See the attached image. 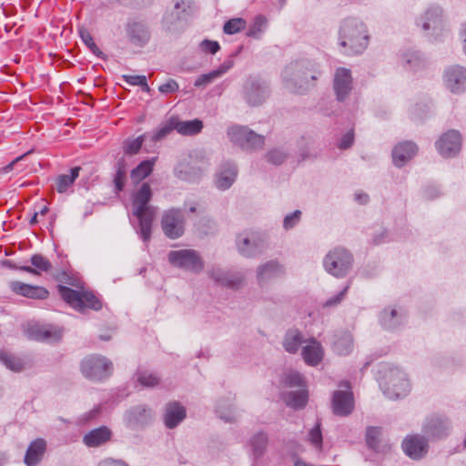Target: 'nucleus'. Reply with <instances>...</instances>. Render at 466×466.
Listing matches in <instances>:
<instances>
[{
  "label": "nucleus",
  "mask_w": 466,
  "mask_h": 466,
  "mask_svg": "<svg viewBox=\"0 0 466 466\" xmlns=\"http://www.w3.org/2000/svg\"><path fill=\"white\" fill-rule=\"evenodd\" d=\"M320 75L321 71L316 63L301 60L288 65L282 72V78L288 89L302 94L315 86Z\"/></svg>",
  "instance_id": "f257e3e1"
},
{
  "label": "nucleus",
  "mask_w": 466,
  "mask_h": 466,
  "mask_svg": "<svg viewBox=\"0 0 466 466\" xmlns=\"http://www.w3.org/2000/svg\"><path fill=\"white\" fill-rule=\"evenodd\" d=\"M152 190L148 183H142L132 195L133 215L138 219L137 233L145 243L151 238L152 223L156 215L155 207L149 204Z\"/></svg>",
  "instance_id": "f03ea898"
},
{
  "label": "nucleus",
  "mask_w": 466,
  "mask_h": 466,
  "mask_svg": "<svg viewBox=\"0 0 466 466\" xmlns=\"http://www.w3.org/2000/svg\"><path fill=\"white\" fill-rule=\"evenodd\" d=\"M369 38L367 27L360 19L349 17L342 21L339 40L344 54L353 56L363 53L369 45Z\"/></svg>",
  "instance_id": "7ed1b4c3"
},
{
  "label": "nucleus",
  "mask_w": 466,
  "mask_h": 466,
  "mask_svg": "<svg viewBox=\"0 0 466 466\" xmlns=\"http://www.w3.org/2000/svg\"><path fill=\"white\" fill-rule=\"evenodd\" d=\"M352 265V254L342 247H337L329 250L323 259L325 270L336 278H343L348 275Z\"/></svg>",
  "instance_id": "20e7f679"
},
{
  "label": "nucleus",
  "mask_w": 466,
  "mask_h": 466,
  "mask_svg": "<svg viewBox=\"0 0 466 466\" xmlns=\"http://www.w3.org/2000/svg\"><path fill=\"white\" fill-rule=\"evenodd\" d=\"M83 376L93 381H102L113 372V363L102 355L92 354L84 358L80 363Z\"/></svg>",
  "instance_id": "39448f33"
},
{
  "label": "nucleus",
  "mask_w": 466,
  "mask_h": 466,
  "mask_svg": "<svg viewBox=\"0 0 466 466\" xmlns=\"http://www.w3.org/2000/svg\"><path fill=\"white\" fill-rule=\"evenodd\" d=\"M380 385L384 394L391 400L406 396L410 389L406 373L396 367L388 370Z\"/></svg>",
  "instance_id": "423d86ee"
},
{
  "label": "nucleus",
  "mask_w": 466,
  "mask_h": 466,
  "mask_svg": "<svg viewBox=\"0 0 466 466\" xmlns=\"http://www.w3.org/2000/svg\"><path fill=\"white\" fill-rule=\"evenodd\" d=\"M236 247L238 253L245 258H255L267 248L265 238L254 231H244L236 237Z\"/></svg>",
  "instance_id": "0eeeda50"
},
{
  "label": "nucleus",
  "mask_w": 466,
  "mask_h": 466,
  "mask_svg": "<svg viewBox=\"0 0 466 466\" xmlns=\"http://www.w3.org/2000/svg\"><path fill=\"white\" fill-rule=\"evenodd\" d=\"M451 420L442 414L428 416L422 424V433L428 441H438L448 437L451 431Z\"/></svg>",
  "instance_id": "6e6552de"
},
{
  "label": "nucleus",
  "mask_w": 466,
  "mask_h": 466,
  "mask_svg": "<svg viewBox=\"0 0 466 466\" xmlns=\"http://www.w3.org/2000/svg\"><path fill=\"white\" fill-rule=\"evenodd\" d=\"M167 258L172 266L193 273H199L204 268L203 259L194 249L172 250Z\"/></svg>",
  "instance_id": "1a4fd4ad"
},
{
  "label": "nucleus",
  "mask_w": 466,
  "mask_h": 466,
  "mask_svg": "<svg viewBox=\"0 0 466 466\" xmlns=\"http://www.w3.org/2000/svg\"><path fill=\"white\" fill-rule=\"evenodd\" d=\"M195 10L194 0H174V9L164 16L163 22L168 30H175L177 24L187 22Z\"/></svg>",
  "instance_id": "9d476101"
},
{
  "label": "nucleus",
  "mask_w": 466,
  "mask_h": 466,
  "mask_svg": "<svg viewBox=\"0 0 466 466\" xmlns=\"http://www.w3.org/2000/svg\"><path fill=\"white\" fill-rule=\"evenodd\" d=\"M164 234L171 239L180 238L184 234V214L179 208L167 210L161 219Z\"/></svg>",
  "instance_id": "9b49d317"
},
{
  "label": "nucleus",
  "mask_w": 466,
  "mask_h": 466,
  "mask_svg": "<svg viewBox=\"0 0 466 466\" xmlns=\"http://www.w3.org/2000/svg\"><path fill=\"white\" fill-rule=\"evenodd\" d=\"M269 89L264 81L249 77L244 85V99L252 106L261 105L268 96Z\"/></svg>",
  "instance_id": "f8f14e48"
},
{
  "label": "nucleus",
  "mask_w": 466,
  "mask_h": 466,
  "mask_svg": "<svg viewBox=\"0 0 466 466\" xmlns=\"http://www.w3.org/2000/svg\"><path fill=\"white\" fill-rule=\"evenodd\" d=\"M428 441L424 435H407L401 442V449L409 458L419 461L423 459L429 451Z\"/></svg>",
  "instance_id": "ddd939ff"
},
{
  "label": "nucleus",
  "mask_w": 466,
  "mask_h": 466,
  "mask_svg": "<svg viewBox=\"0 0 466 466\" xmlns=\"http://www.w3.org/2000/svg\"><path fill=\"white\" fill-rule=\"evenodd\" d=\"M435 146L443 157H453L461 150V136L459 131L451 129L440 137Z\"/></svg>",
  "instance_id": "4468645a"
},
{
  "label": "nucleus",
  "mask_w": 466,
  "mask_h": 466,
  "mask_svg": "<svg viewBox=\"0 0 466 466\" xmlns=\"http://www.w3.org/2000/svg\"><path fill=\"white\" fill-rule=\"evenodd\" d=\"M443 82L447 89L453 94L466 91V68L460 65L447 67L443 75Z\"/></svg>",
  "instance_id": "2eb2a0df"
},
{
  "label": "nucleus",
  "mask_w": 466,
  "mask_h": 466,
  "mask_svg": "<svg viewBox=\"0 0 466 466\" xmlns=\"http://www.w3.org/2000/svg\"><path fill=\"white\" fill-rule=\"evenodd\" d=\"M333 89L339 101H344L352 90V76L350 69L339 67L334 75Z\"/></svg>",
  "instance_id": "dca6fc26"
},
{
  "label": "nucleus",
  "mask_w": 466,
  "mask_h": 466,
  "mask_svg": "<svg viewBox=\"0 0 466 466\" xmlns=\"http://www.w3.org/2000/svg\"><path fill=\"white\" fill-rule=\"evenodd\" d=\"M126 32L129 42L138 47L145 46L150 39V32L147 26L139 21H128Z\"/></svg>",
  "instance_id": "f3484780"
},
{
  "label": "nucleus",
  "mask_w": 466,
  "mask_h": 466,
  "mask_svg": "<svg viewBox=\"0 0 466 466\" xmlns=\"http://www.w3.org/2000/svg\"><path fill=\"white\" fill-rule=\"evenodd\" d=\"M354 408L353 394L351 391L336 390L332 397V410L335 415L348 416Z\"/></svg>",
  "instance_id": "a211bd4d"
},
{
  "label": "nucleus",
  "mask_w": 466,
  "mask_h": 466,
  "mask_svg": "<svg viewBox=\"0 0 466 466\" xmlns=\"http://www.w3.org/2000/svg\"><path fill=\"white\" fill-rule=\"evenodd\" d=\"M423 31L437 32L442 29V10L439 6H431L417 21Z\"/></svg>",
  "instance_id": "6ab92c4d"
},
{
  "label": "nucleus",
  "mask_w": 466,
  "mask_h": 466,
  "mask_svg": "<svg viewBox=\"0 0 466 466\" xmlns=\"http://www.w3.org/2000/svg\"><path fill=\"white\" fill-rule=\"evenodd\" d=\"M418 146L412 141L400 142L392 149V161L397 167H403L418 152Z\"/></svg>",
  "instance_id": "aec40b11"
},
{
  "label": "nucleus",
  "mask_w": 466,
  "mask_h": 466,
  "mask_svg": "<svg viewBox=\"0 0 466 466\" xmlns=\"http://www.w3.org/2000/svg\"><path fill=\"white\" fill-rule=\"evenodd\" d=\"M10 289L17 295L32 299H46L49 295L48 290L44 287L29 285L20 281L10 282Z\"/></svg>",
  "instance_id": "412c9836"
},
{
  "label": "nucleus",
  "mask_w": 466,
  "mask_h": 466,
  "mask_svg": "<svg viewBox=\"0 0 466 466\" xmlns=\"http://www.w3.org/2000/svg\"><path fill=\"white\" fill-rule=\"evenodd\" d=\"M382 429L380 427H368L366 431V444L369 449L377 453H388L391 445L388 441H381Z\"/></svg>",
  "instance_id": "4be33fe9"
},
{
  "label": "nucleus",
  "mask_w": 466,
  "mask_h": 466,
  "mask_svg": "<svg viewBox=\"0 0 466 466\" xmlns=\"http://www.w3.org/2000/svg\"><path fill=\"white\" fill-rule=\"evenodd\" d=\"M238 168L233 163H225L216 175L215 185L219 190L228 189L235 182Z\"/></svg>",
  "instance_id": "5701e85b"
},
{
  "label": "nucleus",
  "mask_w": 466,
  "mask_h": 466,
  "mask_svg": "<svg viewBox=\"0 0 466 466\" xmlns=\"http://www.w3.org/2000/svg\"><path fill=\"white\" fill-rule=\"evenodd\" d=\"M186 409L177 401L167 403L164 413V423L167 428H176L185 418Z\"/></svg>",
  "instance_id": "b1692460"
},
{
  "label": "nucleus",
  "mask_w": 466,
  "mask_h": 466,
  "mask_svg": "<svg viewBox=\"0 0 466 466\" xmlns=\"http://www.w3.org/2000/svg\"><path fill=\"white\" fill-rule=\"evenodd\" d=\"M127 420L132 427L148 424L152 420V410L146 405H137L127 412Z\"/></svg>",
  "instance_id": "393cba45"
},
{
  "label": "nucleus",
  "mask_w": 466,
  "mask_h": 466,
  "mask_svg": "<svg viewBox=\"0 0 466 466\" xmlns=\"http://www.w3.org/2000/svg\"><path fill=\"white\" fill-rule=\"evenodd\" d=\"M111 437V430L106 426H100L85 434L83 442L87 447L95 448L104 445L110 441Z\"/></svg>",
  "instance_id": "a878e982"
},
{
  "label": "nucleus",
  "mask_w": 466,
  "mask_h": 466,
  "mask_svg": "<svg viewBox=\"0 0 466 466\" xmlns=\"http://www.w3.org/2000/svg\"><path fill=\"white\" fill-rule=\"evenodd\" d=\"M284 268L276 260H270L260 265L257 269L258 282L262 285L268 280L282 276Z\"/></svg>",
  "instance_id": "bb28decb"
},
{
  "label": "nucleus",
  "mask_w": 466,
  "mask_h": 466,
  "mask_svg": "<svg viewBox=\"0 0 466 466\" xmlns=\"http://www.w3.org/2000/svg\"><path fill=\"white\" fill-rule=\"evenodd\" d=\"M234 66V61L232 59H227L221 64L218 68L210 71L207 74L200 75L194 82V86L198 88H204L217 78L221 77L224 74H226L232 66Z\"/></svg>",
  "instance_id": "cd10ccee"
},
{
  "label": "nucleus",
  "mask_w": 466,
  "mask_h": 466,
  "mask_svg": "<svg viewBox=\"0 0 466 466\" xmlns=\"http://www.w3.org/2000/svg\"><path fill=\"white\" fill-rule=\"evenodd\" d=\"M208 275L216 283L228 288L237 289L242 282V277L231 274L219 268H212L208 271Z\"/></svg>",
  "instance_id": "c85d7f7f"
},
{
  "label": "nucleus",
  "mask_w": 466,
  "mask_h": 466,
  "mask_svg": "<svg viewBox=\"0 0 466 466\" xmlns=\"http://www.w3.org/2000/svg\"><path fill=\"white\" fill-rule=\"evenodd\" d=\"M46 449V442L43 439L33 441L25 452V463L27 466H36L42 460Z\"/></svg>",
  "instance_id": "c756f323"
},
{
  "label": "nucleus",
  "mask_w": 466,
  "mask_h": 466,
  "mask_svg": "<svg viewBox=\"0 0 466 466\" xmlns=\"http://www.w3.org/2000/svg\"><path fill=\"white\" fill-rule=\"evenodd\" d=\"M301 354L308 365L317 366L323 359V349L319 341L311 339L310 343L303 347Z\"/></svg>",
  "instance_id": "7c9ffc66"
},
{
  "label": "nucleus",
  "mask_w": 466,
  "mask_h": 466,
  "mask_svg": "<svg viewBox=\"0 0 466 466\" xmlns=\"http://www.w3.org/2000/svg\"><path fill=\"white\" fill-rule=\"evenodd\" d=\"M157 157H151L141 161L130 172V179L133 185H138L153 172Z\"/></svg>",
  "instance_id": "2f4dec72"
},
{
  "label": "nucleus",
  "mask_w": 466,
  "mask_h": 466,
  "mask_svg": "<svg viewBox=\"0 0 466 466\" xmlns=\"http://www.w3.org/2000/svg\"><path fill=\"white\" fill-rule=\"evenodd\" d=\"M27 335L29 339L38 341L58 340L61 338L59 331L38 325L30 326L27 329Z\"/></svg>",
  "instance_id": "473e14b6"
},
{
  "label": "nucleus",
  "mask_w": 466,
  "mask_h": 466,
  "mask_svg": "<svg viewBox=\"0 0 466 466\" xmlns=\"http://www.w3.org/2000/svg\"><path fill=\"white\" fill-rule=\"evenodd\" d=\"M402 63L406 69L418 71L426 66L424 56L417 50H408L402 54Z\"/></svg>",
  "instance_id": "72a5a7b5"
},
{
  "label": "nucleus",
  "mask_w": 466,
  "mask_h": 466,
  "mask_svg": "<svg viewBox=\"0 0 466 466\" xmlns=\"http://www.w3.org/2000/svg\"><path fill=\"white\" fill-rule=\"evenodd\" d=\"M175 176L185 181H195L201 176V169L189 162L181 161L174 169Z\"/></svg>",
  "instance_id": "f704fd0d"
},
{
  "label": "nucleus",
  "mask_w": 466,
  "mask_h": 466,
  "mask_svg": "<svg viewBox=\"0 0 466 466\" xmlns=\"http://www.w3.org/2000/svg\"><path fill=\"white\" fill-rule=\"evenodd\" d=\"M175 129L183 136H195L203 128V122L198 118L183 121L175 116Z\"/></svg>",
  "instance_id": "c9c22d12"
},
{
  "label": "nucleus",
  "mask_w": 466,
  "mask_h": 466,
  "mask_svg": "<svg viewBox=\"0 0 466 466\" xmlns=\"http://www.w3.org/2000/svg\"><path fill=\"white\" fill-rule=\"evenodd\" d=\"M404 316L394 309H385L380 314V323L386 329H394L400 326Z\"/></svg>",
  "instance_id": "e433bc0d"
},
{
  "label": "nucleus",
  "mask_w": 466,
  "mask_h": 466,
  "mask_svg": "<svg viewBox=\"0 0 466 466\" xmlns=\"http://www.w3.org/2000/svg\"><path fill=\"white\" fill-rule=\"evenodd\" d=\"M303 342L302 333L297 329H291L286 332L282 345L287 352L294 354Z\"/></svg>",
  "instance_id": "4c0bfd02"
},
{
  "label": "nucleus",
  "mask_w": 466,
  "mask_h": 466,
  "mask_svg": "<svg viewBox=\"0 0 466 466\" xmlns=\"http://www.w3.org/2000/svg\"><path fill=\"white\" fill-rule=\"evenodd\" d=\"M283 400L289 407L299 410L307 405L309 393L306 390L289 391L284 394Z\"/></svg>",
  "instance_id": "58836bf2"
},
{
  "label": "nucleus",
  "mask_w": 466,
  "mask_h": 466,
  "mask_svg": "<svg viewBox=\"0 0 466 466\" xmlns=\"http://www.w3.org/2000/svg\"><path fill=\"white\" fill-rule=\"evenodd\" d=\"M30 261L34 268L24 266L20 267V269L33 274H39V271L48 272L52 268L51 262L41 254L33 255Z\"/></svg>",
  "instance_id": "ea45409f"
},
{
  "label": "nucleus",
  "mask_w": 466,
  "mask_h": 466,
  "mask_svg": "<svg viewBox=\"0 0 466 466\" xmlns=\"http://www.w3.org/2000/svg\"><path fill=\"white\" fill-rule=\"evenodd\" d=\"M57 289L63 300L69 304L73 309L78 310L81 302L82 291L73 289L64 285H58Z\"/></svg>",
  "instance_id": "a19ab883"
},
{
  "label": "nucleus",
  "mask_w": 466,
  "mask_h": 466,
  "mask_svg": "<svg viewBox=\"0 0 466 466\" xmlns=\"http://www.w3.org/2000/svg\"><path fill=\"white\" fill-rule=\"evenodd\" d=\"M353 347V339L350 334L343 333L338 336L333 341V350L338 355L345 356L351 352Z\"/></svg>",
  "instance_id": "79ce46f5"
},
{
  "label": "nucleus",
  "mask_w": 466,
  "mask_h": 466,
  "mask_svg": "<svg viewBox=\"0 0 466 466\" xmlns=\"http://www.w3.org/2000/svg\"><path fill=\"white\" fill-rule=\"evenodd\" d=\"M80 167H75L70 169V174H63L56 178V190L59 193H65L74 184L75 180L78 177Z\"/></svg>",
  "instance_id": "37998d69"
},
{
  "label": "nucleus",
  "mask_w": 466,
  "mask_h": 466,
  "mask_svg": "<svg viewBox=\"0 0 466 466\" xmlns=\"http://www.w3.org/2000/svg\"><path fill=\"white\" fill-rule=\"evenodd\" d=\"M267 444L268 435L263 431L257 432L250 438L249 445L255 459H258L264 454Z\"/></svg>",
  "instance_id": "c03bdc74"
},
{
  "label": "nucleus",
  "mask_w": 466,
  "mask_h": 466,
  "mask_svg": "<svg viewBox=\"0 0 466 466\" xmlns=\"http://www.w3.org/2000/svg\"><path fill=\"white\" fill-rule=\"evenodd\" d=\"M85 309L97 311L102 309V301L93 292L82 291L78 311L83 312Z\"/></svg>",
  "instance_id": "a18cd8bd"
},
{
  "label": "nucleus",
  "mask_w": 466,
  "mask_h": 466,
  "mask_svg": "<svg viewBox=\"0 0 466 466\" xmlns=\"http://www.w3.org/2000/svg\"><path fill=\"white\" fill-rule=\"evenodd\" d=\"M250 136V129L244 126H233L228 129V136L232 143L242 147L247 136Z\"/></svg>",
  "instance_id": "49530a36"
},
{
  "label": "nucleus",
  "mask_w": 466,
  "mask_h": 466,
  "mask_svg": "<svg viewBox=\"0 0 466 466\" xmlns=\"http://www.w3.org/2000/svg\"><path fill=\"white\" fill-rule=\"evenodd\" d=\"M265 144V137L250 129V136H247L242 145V149L246 151H254L262 149Z\"/></svg>",
  "instance_id": "de8ad7c7"
},
{
  "label": "nucleus",
  "mask_w": 466,
  "mask_h": 466,
  "mask_svg": "<svg viewBox=\"0 0 466 466\" xmlns=\"http://www.w3.org/2000/svg\"><path fill=\"white\" fill-rule=\"evenodd\" d=\"M267 18L264 15H256L248 27L247 35L253 38H259L261 33H263L267 27Z\"/></svg>",
  "instance_id": "09e8293b"
},
{
  "label": "nucleus",
  "mask_w": 466,
  "mask_h": 466,
  "mask_svg": "<svg viewBox=\"0 0 466 466\" xmlns=\"http://www.w3.org/2000/svg\"><path fill=\"white\" fill-rule=\"evenodd\" d=\"M147 137V136L146 134H144V135L137 137V138H134V139L128 138V139L125 140L123 143L124 153L126 155H130V156L137 154L140 151L143 142L145 141Z\"/></svg>",
  "instance_id": "8fccbe9b"
},
{
  "label": "nucleus",
  "mask_w": 466,
  "mask_h": 466,
  "mask_svg": "<svg viewBox=\"0 0 466 466\" xmlns=\"http://www.w3.org/2000/svg\"><path fill=\"white\" fill-rule=\"evenodd\" d=\"M126 167L124 160H118L116 164V174L114 177V186L116 193L122 192L125 187Z\"/></svg>",
  "instance_id": "3c124183"
},
{
  "label": "nucleus",
  "mask_w": 466,
  "mask_h": 466,
  "mask_svg": "<svg viewBox=\"0 0 466 466\" xmlns=\"http://www.w3.org/2000/svg\"><path fill=\"white\" fill-rule=\"evenodd\" d=\"M2 363L15 372L22 371L25 367V362L22 359L5 352H2Z\"/></svg>",
  "instance_id": "603ef678"
},
{
  "label": "nucleus",
  "mask_w": 466,
  "mask_h": 466,
  "mask_svg": "<svg viewBox=\"0 0 466 466\" xmlns=\"http://www.w3.org/2000/svg\"><path fill=\"white\" fill-rule=\"evenodd\" d=\"M175 126V116H171L164 126L153 132L151 135V141L157 142L165 138L168 134L171 133V131L176 130Z\"/></svg>",
  "instance_id": "864d4df0"
},
{
  "label": "nucleus",
  "mask_w": 466,
  "mask_h": 466,
  "mask_svg": "<svg viewBox=\"0 0 466 466\" xmlns=\"http://www.w3.org/2000/svg\"><path fill=\"white\" fill-rule=\"evenodd\" d=\"M80 37L84 44L89 48V50L96 55L97 57L105 59L106 55L99 49V47L95 43L92 35L86 29H81L79 31Z\"/></svg>",
  "instance_id": "5fc2aeb1"
},
{
  "label": "nucleus",
  "mask_w": 466,
  "mask_h": 466,
  "mask_svg": "<svg viewBox=\"0 0 466 466\" xmlns=\"http://www.w3.org/2000/svg\"><path fill=\"white\" fill-rule=\"evenodd\" d=\"M246 27V21L243 18H232L227 21L223 26V32L227 35H234Z\"/></svg>",
  "instance_id": "6e6d98bb"
},
{
  "label": "nucleus",
  "mask_w": 466,
  "mask_h": 466,
  "mask_svg": "<svg viewBox=\"0 0 466 466\" xmlns=\"http://www.w3.org/2000/svg\"><path fill=\"white\" fill-rule=\"evenodd\" d=\"M137 380L144 387H154L159 383V379L147 371H138Z\"/></svg>",
  "instance_id": "4d7b16f0"
},
{
  "label": "nucleus",
  "mask_w": 466,
  "mask_h": 466,
  "mask_svg": "<svg viewBox=\"0 0 466 466\" xmlns=\"http://www.w3.org/2000/svg\"><path fill=\"white\" fill-rule=\"evenodd\" d=\"M284 383L289 387H300L304 384V379L300 373L290 371L285 374Z\"/></svg>",
  "instance_id": "13d9d810"
},
{
  "label": "nucleus",
  "mask_w": 466,
  "mask_h": 466,
  "mask_svg": "<svg viewBox=\"0 0 466 466\" xmlns=\"http://www.w3.org/2000/svg\"><path fill=\"white\" fill-rule=\"evenodd\" d=\"M309 438L311 444L316 448H321L323 443L322 432L320 429V422H317L309 432Z\"/></svg>",
  "instance_id": "bf43d9fd"
},
{
  "label": "nucleus",
  "mask_w": 466,
  "mask_h": 466,
  "mask_svg": "<svg viewBox=\"0 0 466 466\" xmlns=\"http://www.w3.org/2000/svg\"><path fill=\"white\" fill-rule=\"evenodd\" d=\"M301 214L300 210H295L294 212L285 216L283 219V228L286 230L293 228L300 221Z\"/></svg>",
  "instance_id": "052dcab7"
},
{
  "label": "nucleus",
  "mask_w": 466,
  "mask_h": 466,
  "mask_svg": "<svg viewBox=\"0 0 466 466\" xmlns=\"http://www.w3.org/2000/svg\"><path fill=\"white\" fill-rule=\"evenodd\" d=\"M28 153H25V154H23V155H20L18 157H16L15 159L11 160L8 164H6L5 166L2 167V173H9L13 170H15L16 172H21L24 170V167H22V165H20V161L22 159L25 158V157L27 155Z\"/></svg>",
  "instance_id": "680f3d73"
},
{
  "label": "nucleus",
  "mask_w": 466,
  "mask_h": 466,
  "mask_svg": "<svg viewBox=\"0 0 466 466\" xmlns=\"http://www.w3.org/2000/svg\"><path fill=\"white\" fill-rule=\"evenodd\" d=\"M266 158L269 163L280 165L286 160L287 155L279 149H273L267 153Z\"/></svg>",
  "instance_id": "e2e57ef3"
},
{
  "label": "nucleus",
  "mask_w": 466,
  "mask_h": 466,
  "mask_svg": "<svg viewBox=\"0 0 466 466\" xmlns=\"http://www.w3.org/2000/svg\"><path fill=\"white\" fill-rule=\"evenodd\" d=\"M354 142V130L351 128L347 131L339 139L338 143V147L339 149H348L350 148Z\"/></svg>",
  "instance_id": "0e129e2a"
},
{
  "label": "nucleus",
  "mask_w": 466,
  "mask_h": 466,
  "mask_svg": "<svg viewBox=\"0 0 466 466\" xmlns=\"http://www.w3.org/2000/svg\"><path fill=\"white\" fill-rule=\"evenodd\" d=\"M200 47L204 52L209 53L212 55L216 54L220 49V46H219L218 42L208 40V39L203 40L200 43Z\"/></svg>",
  "instance_id": "69168bd1"
},
{
  "label": "nucleus",
  "mask_w": 466,
  "mask_h": 466,
  "mask_svg": "<svg viewBox=\"0 0 466 466\" xmlns=\"http://www.w3.org/2000/svg\"><path fill=\"white\" fill-rule=\"evenodd\" d=\"M179 86L176 80L169 79L167 82L158 86V91L162 94H171L178 90Z\"/></svg>",
  "instance_id": "338daca9"
},
{
  "label": "nucleus",
  "mask_w": 466,
  "mask_h": 466,
  "mask_svg": "<svg viewBox=\"0 0 466 466\" xmlns=\"http://www.w3.org/2000/svg\"><path fill=\"white\" fill-rule=\"evenodd\" d=\"M348 289H349V286H346L341 291H339L334 297L326 300L324 303V307H333V306L339 304L341 302V300L343 299Z\"/></svg>",
  "instance_id": "774afa93"
}]
</instances>
